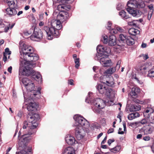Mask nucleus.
<instances>
[{"instance_id": "nucleus-13", "label": "nucleus", "mask_w": 154, "mask_h": 154, "mask_svg": "<svg viewBox=\"0 0 154 154\" xmlns=\"http://www.w3.org/2000/svg\"><path fill=\"white\" fill-rule=\"evenodd\" d=\"M154 131V126L150 124L143 127L140 130L141 132H143L144 134H151Z\"/></svg>"}, {"instance_id": "nucleus-64", "label": "nucleus", "mask_w": 154, "mask_h": 154, "mask_svg": "<svg viewBox=\"0 0 154 154\" xmlns=\"http://www.w3.org/2000/svg\"><path fill=\"white\" fill-rule=\"evenodd\" d=\"M4 42V41L3 39L0 40V45L3 44Z\"/></svg>"}, {"instance_id": "nucleus-56", "label": "nucleus", "mask_w": 154, "mask_h": 154, "mask_svg": "<svg viewBox=\"0 0 154 154\" xmlns=\"http://www.w3.org/2000/svg\"><path fill=\"white\" fill-rule=\"evenodd\" d=\"M114 131V129L113 128H110L109 130L107 131L108 134H110L113 132Z\"/></svg>"}, {"instance_id": "nucleus-18", "label": "nucleus", "mask_w": 154, "mask_h": 154, "mask_svg": "<svg viewBox=\"0 0 154 154\" xmlns=\"http://www.w3.org/2000/svg\"><path fill=\"white\" fill-rule=\"evenodd\" d=\"M97 88L99 92L101 94H106L108 89V87L106 86L105 84H100L97 87Z\"/></svg>"}, {"instance_id": "nucleus-42", "label": "nucleus", "mask_w": 154, "mask_h": 154, "mask_svg": "<svg viewBox=\"0 0 154 154\" xmlns=\"http://www.w3.org/2000/svg\"><path fill=\"white\" fill-rule=\"evenodd\" d=\"M121 63V60H119L118 61L115 67L114 68L116 69V70H118L120 67V64Z\"/></svg>"}, {"instance_id": "nucleus-59", "label": "nucleus", "mask_w": 154, "mask_h": 154, "mask_svg": "<svg viewBox=\"0 0 154 154\" xmlns=\"http://www.w3.org/2000/svg\"><path fill=\"white\" fill-rule=\"evenodd\" d=\"M12 69V67L11 66H10V67L8 68V70L9 72L10 73H11Z\"/></svg>"}, {"instance_id": "nucleus-19", "label": "nucleus", "mask_w": 154, "mask_h": 154, "mask_svg": "<svg viewBox=\"0 0 154 154\" xmlns=\"http://www.w3.org/2000/svg\"><path fill=\"white\" fill-rule=\"evenodd\" d=\"M13 8H9L6 9V13L9 15L10 16H13L16 15L17 13V11L16 9Z\"/></svg>"}, {"instance_id": "nucleus-37", "label": "nucleus", "mask_w": 154, "mask_h": 154, "mask_svg": "<svg viewBox=\"0 0 154 154\" xmlns=\"http://www.w3.org/2000/svg\"><path fill=\"white\" fill-rule=\"evenodd\" d=\"M128 37L125 34H121L119 35V38L120 40L122 41L124 43H125V41Z\"/></svg>"}, {"instance_id": "nucleus-26", "label": "nucleus", "mask_w": 154, "mask_h": 154, "mask_svg": "<svg viewBox=\"0 0 154 154\" xmlns=\"http://www.w3.org/2000/svg\"><path fill=\"white\" fill-rule=\"evenodd\" d=\"M119 31L120 32H123L125 31V30L122 28L117 26L115 27V29H112L110 31V33L111 34H116Z\"/></svg>"}, {"instance_id": "nucleus-32", "label": "nucleus", "mask_w": 154, "mask_h": 154, "mask_svg": "<svg viewBox=\"0 0 154 154\" xmlns=\"http://www.w3.org/2000/svg\"><path fill=\"white\" fill-rule=\"evenodd\" d=\"M121 146H117L115 147L110 149V151L114 153L119 152L120 150Z\"/></svg>"}, {"instance_id": "nucleus-28", "label": "nucleus", "mask_w": 154, "mask_h": 154, "mask_svg": "<svg viewBox=\"0 0 154 154\" xmlns=\"http://www.w3.org/2000/svg\"><path fill=\"white\" fill-rule=\"evenodd\" d=\"M140 116L139 113L137 112H135L129 114L128 116V119L129 120H131L136 118L139 117Z\"/></svg>"}, {"instance_id": "nucleus-47", "label": "nucleus", "mask_w": 154, "mask_h": 154, "mask_svg": "<svg viewBox=\"0 0 154 154\" xmlns=\"http://www.w3.org/2000/svg\"><path fill=\"white\" fill-rule=\"evenodd\" d=\"M147 122V121L145 119H143L140 121V123L142 124H145Z\"/></svg>"}, {"instance_id": "nucleus-22", "label": "nucleus", "mask_w": 154, "mask_h": 154, "mask_svg": "<svg viewBox=\"0 0 154 154\" xmlns=\"http://www.w3.org/2000/svg\"><path fill=\"white\" fill-rule=\"evenodd\" d=\"M62 153L63 154H75L73 148L70 146L65 148Z\"/></svg>"}, {"instance_id": "nucleus-5", "label": "nucleus", "mask_w": 154, "mask_h": 154, "mask_svg": "<svg viewBox=\"0 0 154 154\" xmlns=\"http://www.w3.org/2000/svg\"><path fill=\"white\" fill-rule=\"evenodd\" d=\"M22 83L24 84L28 92V94L30 95V97L34 99H39L41 95L40 89L38 90H34L35 85L33 82L27 78H23L22 80Z\"/></svg>"}, {"instance_id": "nucleus-45", "label": "nucleus", "mask_w": 154, "mask_h": 154, "mask_svg": "<svg viewBox=\"0 0 154 154\" xmlns=\"http://www.w3.org/2000/svg\"><path fill=\"white\" fill-rule=\"evenodd\" d=\"M152 13V11H149V13L148 15V20H150L151 18Z\"/></svg>"}, {"instance_id": "nucleus-23", "label": "nucleus", "mask_w": 154, "mask_h": 154, "mask_svg": "<svg viewBox=\"0 0 154 154\" xmlns=\"http://www.w3.org/2000/svg\"><path fill=\"white\" fill-rule=\"evenodd\" d=\"M6 3L9 7H11L15 8H18L17 0H7Z\"/></svg>"}, {"instance_id": "nucleus-8", "label": "nucleus", "mask_w": 154, "mask_h": 154, "mask_svg": "<svg viewBox=\"0 0 154 154\" xmlns=\"http://www.w3.org/2000/svg\"><path fill=\"white\" fill-rule=\"evenodd\" d=\"M154 110L152 108H148L145 109L143 113L144 116L148 119L150 122L152 124H154Z\"/></svg>"}, {"instance_id": "nucleus-15", "label": "nucleus", "mask_w": 154, "mask_h": 154, "mask_svg": "<svg viewBox=\"0 0 154 154\" xmlns=\"http://www.w3.org/2000/svg\"><path fill=\"white\" fill-rule=\"evenodd\" d=\"M116 92V91H115L111 89L108 88L105 95L107 96V97L109 100H106L110 101L111 100H112L113 102V99L115 97ZM113 104V103L112 104Z\"/></svg>"}, {"instance_id": "nucleus-27", "label": "nucleus", "mask_w": 154, "mask_h": 154, "mask_svg": "<svg viewBox=\"0 0 154 154\" xmlns=\"http://www.w3.org/2000/svg\"><path fill=\"white\" fill-rule=\"evenodd\" d=\"M148 68V65L147 64L142 65L138 68V71L142 73L143 74L145 73V70Z\"/></svg>"}, {"instance_id": "nucleus-12", "label": "nucleus", "mask_w": 154, "mask_h": 154, "mask_svg": "<svg viewBox=\"0 0 154 154\" xmlns=\"http://www.w3.org/2000/svg\"><path fill=\"white\" fill-rule=\"evenodd\" d=\"M100 64L104 67L110 66L111 61L108 56H103L100 59Z\"/></svg>"}, {"instance_id": "nucleus-14", "label": "nucleus", "mask_w": 154, "mask_h": 154, "mask_svg": "<svg viewBox=\"0 0 154 154\" xmlns=\"http://www.w3.org/2000/svg\"><path fill=\"white\" fill-rule=\"evenodd\" d=\"M126 10L128 12L133 16L135 17H139L141 14V13L139 11L134 9L131 7H128Z\"/></svg>"}, {"instance_id": "nucleus-52", "label": "nucleus", "mask_w": 154, "mask_h": 154, "mask_svg": "<svg viewBox=\"0 0 154 154\" xmlns=\"http://www.w3.org/2000/svg\"><path fill=\"white\" fill-rule=\"evenodd\" d=\"M10 54H8V55H7L6 57V59L5 60L4 59H5V56H4L3 58V60L4 61H5V62L6 61L8 58V59L10 58Z\"/></svg>"}, {"instance_id": "nucleus-20", "label": "nucleus", "mask_w": 154, "mask_h": 154, "mask_svg": "<svg viewBox=\"0 0 154 154\" xmlns=\"http://www.w3.org/2000/svg\"><path fill=\"white\" fill-rule=\"evenodd\" d=\"M140 91V89L139 88L134 87L132 88L130 94L132 97L135 98L137 97V94Z\"/></svg>"}, {"instance_id": "nucleus-39", "label": "nucleus", "mask_w": 154, "mask_h": 154, "mask_svg": "<svg viewBox=\"0 0 154 154\" xmlns=\"http://www.w3.org/2000/svg\"><path fill=\"white\" fill-rule=\"evenodd\" d=\"M147 76L150 77H154V66L148 71Z\"/></svg>"}, {"instance_id": "nucleus-49", "label": "nucleus", "mask_w": 154, "mask_h": 154, "mask_svg": "<svg viewBox=\"0 0 154 154\" xmlns=\"http://www.w3.org/2000/svg\"><path fill=\"white\" fill-rule=\"evenodd\" d=\"M53 4L54 3H57L59 2H64L63 0H53Z\"/></svg>"}, {"instance_id": "nucleus-30", "label": "nucleus", "mask_w": 154, "mask_h": 154, "mask_svg": "<svg viewBox=\"0 0 154 154\" xmlns=\"http://www.w3.org/2000/svg\"><path fill=\"white\" fill-rule=\"evenodd\" d=\"M126 40L125 43H126L128 45H133L134 43V40L130 36H128Z\"/></svg>"}, {"instance_id": "nucleus-29", "label": "nucleus", "mask_w": 154, "mask_h": 154, "mask_svg": "<svg viewBox=\"0 0 154 154\" xmlns=\"http://www.w3.org/2000/svg\"><path fill=\"white\" fill-rule=\"evenodd\" d=\"M119 15L124 19H127L129 18L127 13L123 10H122L119 13Z\"/></svg>"}, {"instance_id": "nucleus-9", "label": "nucleus", "mask_w": 154, "mask_h": 154, "mask_svg": "<svg viewBox=\"0 0 154 154\" xmlns=\"http://www.w3.org/2000/svg\"><path fill=\"white\" fill-rule=\"evenodd\" d=\"M5 23V21L0 18V31L2 32H7L10 29H12L14 25V24L10 25Z\"/></svg>"}, {"instance_id": "nucleus-6", "label": "nucleus", "mask_w": 154, "mask_h": 154, "mask_svg": "<svg viewBox=\"0 0 154 154\" xmlns=\"http://www.w3.org/2000/svg\"><path fill=\"white\" fill-rule=\"evenodd\" d=\"M92 95V92H89L88 97L85 100V101L87 103H90L94 105L98 109L103 108L106 105L110 106L113 104V100H111L109 101L106 100L104 101L100 98H97L93 100Z\"/></svg>"}, {"instance_id": "nucleus-34", "label": "nucleus", "mask_w": 154, "mask_h": 154, "mask_svg": "<svg viewBox=\"0 0 154 154\" xmlns=\"http://www.w3.org/2000/svg\"><path fill=\"white\" fill-rule=\"evenodd\" d=\"M137 4V8H143L145 6L144 2L142 0H138Z\"/></svg>"}, {"instance_id": "nucleus-33", "label": "nucleus", "mask_w": 154, "mask_h": 154, "mask_svg": "<svg viewBox=\"0 0 154 154\" xmlns=\"http://www.w3.org/2000/svg\"><path fill=\"white\" fill-rule=\"evenodd\" d=\"M140 106L139 105H133L131 107V108H130V111H131V109H132V111H136L140 110Z\"/></svg>"}, {"instance_id": "nucleus-21", "label": "nucleus", "mask_w": 154, "mask_h": 154, "mask_svg": "<svg viewBox=\"0 0 154 154\" xmlns=\"http://www.w3.org/2000/svg\"><path fill=\"white\" fill-rule=\"evenodd\" d=\"M116 37L113 35H110L109 36V39L108 41V45L109 46H113L116 45Z\"/></svg>"}, {"instance_id": "nucleus-24", "label": "nucleus", "mask_w": 154, "mask_h": 154, "mask_svg": "<svg viewBox=\"0 0 154 154\" xmlns=\"http://www.w3.org/2000/svg\"><path fill=\"white\" fill-rule=\"evenodd\" d=\"M137 1L136 0H130L128 1L127 4L128 7L137 8Z\"/></svg>"}, {"instance_id": "nucleus-7", "label": "nucleus", "mask_w": 154, "mask_h": 154, "mask_svg": "<svg viewBox=\"0 0 154 154\" xmlns=\"http://www.w3.org/2000/svg\"><path fill=\"white\" fill-rule=\"evenodd\" d=\"M23 95L25 102H29V103L27 104V110L29 111H32L36 110L38 107V104L34 102H29V101L31 99L36 100L37 99H34L30 98V96L28 97L24 94H23Z\"/></svg>"}, {"instance_id": "nucleus-11", "label": "nucleus", "mask_w": 154, "mask_h": 154, "mask_svg": "<svg viewBox=\"0 0 154 154\" xmlns=\"http://www.w3.org/2000/svg\"><path fill=\"white\" fill-rule=\"evenodd\" d=\"M43 36V33L40 29L35 30L33 35H32L30 38L32 40L38 41L41 39Z\"/></svg>"}, {"instance_id": "nucleus-48", "label": "nucleus", "mask_w": 154, "mask_h": 154, "mask_svg": "<svg viewBox=\"0 0 154 154\" xmlns=\"http://www.w3.org/2000/svg\"><path fill=\"white\" fill-rule=\"evenodd\" d=\"M134 79L138 83L140 84H142L143 83V82L139 80L138 78L137 77H135Z\"/></svg>"}, {"instance_id": "nucleus-54", "label": "nucleus", "mask_w": 154, "mask_h": 154, "mask_svg": "<svg viewBox=\"0 0 154 154\" xmlns=\"http://www.w3.org/2000/svg\"><path fill=\"white\" fill-rule=\"evenodd\" d=\"M114 141V140H112V139H109V140L108 141V144L109 145H110L111 144V143H112Z\"/></svg>"}, {"instance_id": "nucleus-58", "label": "nucleus", "mask_w": 154, "mask_h": 154, "mask_svg": "<svg viewBox=\"0 0 154 154\" xmlns=\"http://www.w3.org/2000/svg\"><path fill=\"white\" fill-rule=\"evenodd\" d=\"M141 46L142 48H145L146 47V43H143L142 44Z\"/></svg>"}, {"instance_id": "nucleus-4", "label": "nucleus", "mask_w": 154, "mask_h": 154, "mask_svg": "<svg viewBox=\"0 0 154 154\" xmlns=\"http://www.w3.org/2000/svg\"><path fill=\"white\" fill-rule=\"evenodd\" d=\"M73 118L75 122V136L78 140H80L85 136L86 129L89 127V124L87 120L79 115H75Z\"/></svg>"}, {"instance_id": "nucleus-43", "label": "nucleus", "mask_w": 154, "mask_h": 154, "mask_svg": "<svg viewBox=\"0 0 154 154\" xmlns=\"http://www.w3.org/2000/svg\"><path fill=\"white\" fill-rule=\"evenodd\" d=\"M112 23L110 21H108L106 26V28L109 30H110V31L112 29H111Z\"/></svg>"}, {"instance_id": "nucleus-1", "label": "nucleus", "mask_w": 154, "mask_h": 154, "mask_svg": "<svg viewBox=\"0 0 154 154\" xmlns=\"http://www.w3.org/2000/svg\"><path fill=\"white\" fill-rule=\"evenodd\" d=\"M20 66L19 75L28 76L30 74L34 75V78L38 81H42V77L40 73L35 72L32 68L35 66V62L39 58L38 55L34 53V49L30 46L24 43H20Z\"/></svg>"}, {"instance_id": "nucleus-3", "label": "nucleus", "mask_w": 154, "mask_h": 154, "mask_svg": "<svg viewBox=\"0 0 154 154\" xmlns=\"http://www.w3.org/2000/svg\"><path fill=\"white\" fill-rule=\"evenodd\" d=\"M39 118V115L37 114H34L31 115L28 114L27 119L29 121L28 123L26 121L24 122L21 131L28 128V130L21 137L18 136L19 144L20 146L25 147L27 142L30 141L32 139L31 135H34L36 132V128L38 126L37 121Z\"/></svg>"}, {"instance_id": "nucleus-31", "label": "nucleus", "mask_w": 154, "mask_h": 154, "mask_svg": "<svg viewBox=\"0 0 154 154\" xmlns=\"http://www.w3.org/2000/svg\"><path fill=\"white\" fill-rule=\"evenodd\" d=\"M128 32L129 34L133 35H135L136 34L139 33V30L134 28H130L128 30Z\"/></svg>"}, {"instance_id": "nucleus-55", "label": "nucleus", "mask_w": 154, "mask_h": 154, "mask_svg": "<svg viewBox=\"0 0 154 154\" xmlns=\"http://www.w3.org/2000/svg\"><path fill=\"white\" fill-rule=\"evenodd\" d=\"M22 115V112L21 111H19L18 112L17 114V116H18V117L20 118L21 117Z\"/></svg>"}, {"instance_id": "nucleus-25", "label": "nucleus", "mask_w": 154, "mask_h": 154, "mask_svg": "<svg viewBox=\"0 0 154 154\" xmlns=\"http://www.w3.org/2000/svg\"><path fill=\"white\" fill-rule=\"evenodd\" d=\"M97 51L98 53L97 54V56L99 55V54H102L103 52H107L106 48L102 45H98L97 47Z\"/></svg>"}, {"instance_id": "nucleus-61", "label": "nucleus", "mask_w": 154, "mask_h": 154, "mask_svg": "<svg viewBox=\"0 0 154 154\" xmlns=\"http://www.w3.org/2000/svg\"><path fill=\"white\" fill-rule=\"evenodd\" d=\"M98 68V67L96 66H94L93 67V71L94 72H96V70Z\"/></svg>"}, {"instance_id": "nucleus-44", "label": "nucleus", "mask_w": 154, "mask_h": 154, "mask_svg": "<svg viewBox=\"0 0 154 154\" xmlns=\"http://www.w3.org/2000/svg\"><path fill=\"white\" fill-rule=\"evenodd\" d=\"M124 5L123 4L120 3L118 5L116 8L118 10H119L123 8Z\"/></svg>"}, {"instance_id": "nucleus-57", "label": "nucleus", "mask_w": 154, "mask_h": 154, "mask_svg": "<svg viewBox=\"0 0 154 154\" xmlns=\"http://www.w3.org/2000/svg\"><path fill=\"white\" fill-rule=\"evenodd\" d=\"M121 113H120L117 116V117L118 118H119V122H121L122 121V119L121 118Z\"/></svg>"}, {"instance_id": "nucleus-36", "label": "nucleus", "mask_w": 154, "mask_h": 154, "mask_svg": "<svg viewBox=\"0 0 154 154\" xmlns=\"http://www.w3.org/2000/svg\"><path fill=\"white\" fill-rule=\"evenodd\" d=\"M123 126L124 128V131H121L122 129L121 128H120L119 129V131L118 132V133L119 134H124V132L125 133L126 132V128L125 123H123Z\"/></svg>"}, {"instance_id": "nucleus-16", "label": "nucleus", "mask_w": 154, "mask_h": 154, "mask_svg": "<svg viewBox=\"0 0 154 154\" xmlns=\"http://www.w3.org/2000/svg\"><path fill=\"white\" fill-rule=\"evenodd\" d=\"M29 141L27 142L26 144V146L25 147H23L22 146H20L19 144L18 143V145L19 146V148L21 150L19 152H17L16 153V154H18V153L22 152V153H24V154H31L32 153V150L31 148L30 147H29L27 148V149H26V148L27 147V143L29 142Z\"/></svg>"}, {"instance_id": "nucleus-53", "label": "nucleus", "mask_w": 154, "mask_h": 154, "mask_svg": "<svg viewBox=\"0 0 154 154\" xmlns=\"http://www.w3.org/2000/svg\"><path fill=\"white\" fill-rule=\"evenodd\" d=\"M69 84H70L71 85H73V80L72 79H71L69 80L68 81Z\"/></svg>"}, {"instance_id": "nucleus-2", "label": "nucleus", "mask_w": 154, "mask_h": 154, "mask_svg": "<svg viewBox=\"0 0 154 154\" xmlns=\"http://www.w3.org/2000/svg\"><path fill=\"white\" fill-rule=\"evenodd\" d=\"M71 8V6L68 4H63L58 5V8L61 11L57 15V19L53 20L51 21V27L50 28L45 26L43 28V30L47 35L48 39H52L53 35L56 36L58 35V30L61 29L62 27L61 22L65 21L69 17L68 12L64 10L68 11Z\"/></svg>"}, {"instance_id": "nucleus-50", "label": "nucleus", "mask_w": 154, "mask_h": 154, "mask_svg": "<svg viewBox=\"0 0 154 154\" xmlns=\"http://www.w3.org/2000/svg\"><path fill=\"white\" fill-rule=\"evenodd\" d=\"M148 7L149 8V9L151 10L150 11H153V5L152 4H151L149 5L148 6Z\"/></svg>"}, {"instance_id": "nucleus-63", "label": "nucleus", "mask_w": 154, "mask_h": 154, "mask_svg": "<svg viewBox=\"0 0 154 154\" xmlns=\"http://www.w3.org/2000/svg\"><path fill=\"white\" fill-rule=\"evenodd\" d=\"M142 137V135L141 134H138L137 135V139H140Z\"/></svg>"}, {"instance_id": "nucleus-40", "label": "nucleus", "mask_w": 154, "mask_h": 154, "mask_svg": "<svg viewBox=\"0 0 154 154\" xmlns=\"http://www.w3.org/2000/svg\"><path fill=\"white\" fill-rule=\"evenodd\" d=\"M11 54V51H9V49L8 48H6L5 50V52L4 53V56H5V59H6L7 55L8 54ZM5 60V59H4Z\"/></svg>"}, {"instance_id": "nucleus-10", "label": "nucleus", "mask_w": 154, "mask_h": 154, "mask_svg": "<svg viewBox=\"0 0 154 154\" xmlns=\"http://www.w3.org/2000/svg\"><path fill=\"white\" fill-rule=\"evenodd\" d=\"M109 78L110 79L108 80L107 75H102L100 77V81L103 84H106L108 86H112L114 83L113 78L111 76L109 77Z\"/></svg>"}, {"instance_id": "nucleus-60", "label": "nucleus", "mask_w": 154, "mask_h": 154, "mask_svg": "<svg viewBox=\"0 0 154 154\" xmlns=\"http://www.w3.org/2000/svg\"><path fill=\"white\" fill-rule=\"evenodd\" d=\"M128 24L130 26H133L134 25V23L133 21H129L128 22Z\"/></svg>"}, {"instance_id": "nucleus-41", "label": "nucleus", "mask_w": 154, "mask_h": 154, "mask_svg": "<svg viewBox=\"0 0 154 154\" xmlns=\"http://www.w3.org/2000/svg\"><path fill=\"white\" fill-rule=\"evenodd\" d=\"M74 61L75 63V67L76 68L78 69L80 66L79 58H76L75 59Z\"/></svg>"}, {"instance_id": "nucleus-62", "label": "nucleus", "mask_w": 154, "mask_h": 154, "mask_svg": "<svg viewBox=\"0 0 154 154\" xmlns=\"http://www.w3.org/2000/svg\"><path fill=\"white\" fill-rule=\"evenodd\" d=\"M44 25V23L42 21H41L39 24V26H43Z\"/></svg>"}, {"instance_id": "nucleus-46", "label": "nucleus", "mask_w": 154, "mask_h": 154, "mask_svg": "<svg viewBox=\"0 0 154 154\" xmlns=\"http://www.w3.org/2000/svg\"><path fill=\"white\" fill-rule=\"evenodd\" d=\"M141 56L143 57V59L145 60H147L149 58L148 54H142Z\"/></svg>"}, {"instance_id": "nucleus-51", "label": "nucleus", "mask_w": 154, "mask_h": 154, "mask_svg": "<svg viewBox=\"0 0 154 154\" xmlns=\"http://www.w3.org/2000/svg\"><path fill=\"white\" fill-rule=\"evenodd\" d=\"M150 139V138L149 136H146L143 138V140L145 141L149 140Z\"/></svg>"}, {"instance_id": "nucleus-17", "label": "nucleus", "mask_w": 154, "mask_h": 154, "mask_svg": "<svg viewBox=\"0 0 154 154\" xmlns=\"http://www.w3.org/2000/svg\"><path fill=\"white\" fill-rule=\"evenodd\" d=\"M65 139L66 143L69 145H72L77 143V141L74 137L69 134H68L66 136Z\"/></svg>"}, {"instance_id": "nucleus-35", "label": "nucleus", "mask_w": 154, "mask_h": 154, "mask_svg": "<svg viewBox=\"0 0 154 154\" xmlns=\"http://www.w3.org/2000/svg\"><path fill=\"white\" fill-rule=\"evenodd\" d=\"M116 71V69L114 68H110L105 72V73L108 74H112Z\"/></svg>"}, {"instance_id": "nucleus-38", "label": "nucleus", "mask_w": 154, "mask_h": 154, "mask_svg": "<svg viewBox=\"0 0 154 154\" xmlns=\"http://www.w3.org/2000/svg\"><path fill=\"white\" fill-rule=\"evenodd\" d=\"M108 37L107 35H102V40L104 44H107L108 43Z\"/></svg>"}]
</instances>
